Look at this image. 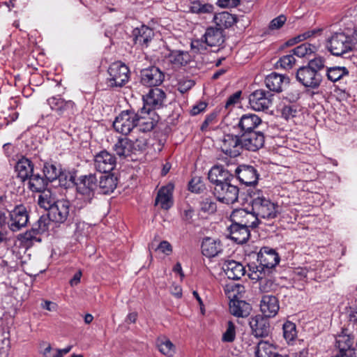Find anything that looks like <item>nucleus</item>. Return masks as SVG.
<instances>
[{"instance_id": "obj_1", "label": "nucleus", "mask_w": 357, "mask_h": 357, "mask_svg": "<svg viewBox=\"0 0 357 357\" xmlns=\"http://www.w3.org/2000/svg\"><path fill=\"white\" fill-rule=\"evenodd\" d=\"M257 250L258 248H255V250L249 251L247 248V256L250 261L247 266L250 272L247 275L252 280L262 278L266 270L275 267L280 261L279 255L273 248L264 247L259 252Z\"/></svg>"}, {"instance_id": "obj_2", "label": "nucleus", "mask_w": 357, "mask_h": 357, "mask_svg": "<svg viewBox=\"0 0 357 357\" xmlns=\"http://www.w3.org/2000/svg\"><path fill=\"white\" fill-rule=\"evenodd\" d=\"M325 68V59L317 56L310 59L307 65L300 67L296 72V79L306 88L316 89L322 81L321 71Z\"/></svg>"}, {"instance_id": "obj_3", "label": "nucleus", "mask_w": 357, "mask_h": 357, "mask_svg": "<svg viewBox=\"0 0 357 357\" xmlns=\"http://www.w3.org/2000/svg\"><path fill=\"white\" fill-rule=\"evenodd\" d=\"M247 195L252 199L250 202L251 210L247 208V214H252L257 220L259 218L269 219L276 217L275 204L270 199L260 196V191L250 192L247 190Z\"/></svg>"}, {"instance_id": "obj_4", "label": "nucleus", "mask_w": 357, "mask_h": 357, "mask_svg": "<svg viewBox=\"0 0 357 357\" xmlns=\"http://www.w3.org/2000/svg\"><path fill=\"white\" fill-rule=\"evenodd\" d=\"M69 181L76 185L77 191L79 195L82 196L85 204H91L98 190L96 174L89 173L82 175L77 178V181L75 176L70 175Z\"/></svg>"}, {"instance_id": "obj_5", "label": "nucleus", "mask_w": 357, "mask_h": 357, "mask_svg": "<svg viewBox=\"0 0 357 357\" xmlns=\"http://www.w3.org/2000/svg\"><path fill=\"white\" fill-rule=\"evenodd\" d=\"M356 39L344 32H336L327 40L326 47L331 54L343 56L355 47Z\"/></svg>"}, {"instance_id": "obj_6", "label": "nucleus", "mask_w": 357, "mask_h": 357, "mask_svg": "<svg viewBox=\"0 0 357 357\" xmlns=\"http://www.w3.org/2000/svg\"><path fill=\"white\" fill-rule=\"evenodd\" d=\"M245 119V114L241 116L238 122V127L243 133L241 136L237 135H225L221 144V149L225 154L230 157L238 156L243 151L245 144L243 137L245 135V127L243 121Z\"/></svg>"}, {"instance_id": "obj_7", "label": "nucleus", "mask_w": 357, "mask_h": 357, "mask_svg": "<svg viewBox=\"0 0 357 357\" xmlns=\"http://www.w3.org/2000/svg\"><path fill=\"white\" fill-rule=\"evenodd\" d=\"M109 75L106 84L110 89L121 88L128 82L130 79V70L128 67L121 61L112 63L108 70Z\"/></svg>"}, {"instance_id": "obj_8", "label": "nucleus", "mask_w": 357, "mask_h": 357, "mask_svg": "<svg viewBox=\"0 0 357 357\" xmlns=\"http://www.w3.org/2000/svg\"><path fill=\"white\" fill-rule=\"evenodd\" d=\"M244 213L245 209H235L231 215L232 224L228 228L229 238L238 244L245 243V223H243V220L239 221L240 218L244 216Z\"/></svg>"}, {"instance_id": "obj_9", "label": "nucleus", "mask_w": 357, "mask_h": 357, "mask_svg": "<svg viewBox=\"0 0 357 357\" xmlns=\"http://www.w3.org/2000/svg\"><path fill=\"white\" fill-rule=\"evenodd\" d=\"M137 114L134 109L122 111L113 122L114 129L122 135H128L136 128Z\"/></svg>"}, {"instance_id": "obj_10", "label": "nucleus", "mask_w": 357, "mask_h": 357, "mask_svg": "<svg viewBox=\"0 0 357 357\" xmlns=\"http://www.w3.org/2000/svg\"><path fill=\"white\" fill-rule=\"evenodd\" d=\"M233 295L229 296V310L231 314L243 318V308L245 306V289L242 284H235L231 288Z\"/></svg>"}, {"instance_id": "obj_11", "label": "nucleus", "mask_w": 357, "mask_h": 357, "mask_svg": "<svg viewBox=\"0 0 357 357\" xmlns=\"http://www.w3.org/2000/svg\"><path fill=\"white\" fill-rule=\"evenodd\" d=\"M47 102L51 109L55 111L60 116L70 118L77 112V107L73 101L66 100L59 96L50 97Z\"/></svg>"}, {"instance_id": "obj_12", "label": "nucleus", "mask_w": 357, "mask_h": 357, "mask_svg": "<svg viewBox=\"0 0 357 357\" xmlns=\"http://www.w3.org/2000/svg\"><path fill=\"white\" fill-rule=\"evenodd\" d=\"M164 79V73L155 66H151L140 71V82L144 86L149 87L158 86L163 82Z\"/></svg>"}, {"instance_id": "obj_13", "label": "nucleus", "mask_w": 357, "mask_h": 357, "mask_svg": "<svg viewBox=\"0 0 357 357\" xmlns=\"http://www.w3.org/2000/svg\"><path fill=\"white\" fill-rule=\"evenodd\" d=\"M272 97L270 92L258 89L250 94L249 104L253 110L265 111L272 105Z\"/></svg>"}, {"instance_id": "obj_14", "label": "nucleus", "mask_w": 357, "mask_h": 357, "mask_svg": "<svg viewBox=\"0 0 357 357\" xmlns=\"http://www.w3.org/2000/svg\"><path fill=\"white\" fill-rule=\"evenodd\" d=\"M230 182L217 185L214 188L215 196L220 202L227 204H233L237 201L238 195V188Z\"/></svg>"}, {"instance_id": "obj_15", "label": "nucleus", "mask_w": 357, "mask_h": 357, "mask_svg": "<svg viewBox=\"0 0 357 357\" xmlns=\"http://www.w3.org/2000/svg\"><path fill=\"white\" fill-rule=\"evenodd\" d=\"M70 207L71 204L68 200H57L48 211L47 216L53 222L63 223L68 220Z\"/></svg>"}, {"instance_id": "obj_16", "label": "nucleus", "mask_w": 357, "mask_h": 357, "mask_svg": "<svg viewBox=\"0 0 357 357\" xmlns=\"http://www.w3.org/2000/svg\"><path fill=\"white\" fill-rule=\"evenodd\" d=\"M9 229L13 231H17L26 226L29 221V213L23 205H18L10 212Z\"/></svg>"}, {"instance_id": "obj_17", "label": "nucleus", "mask_w": 357, "mask_h": 357, "mask_svg": "<svg viewBox=\"0 0 357 357\" xmlns=\"http://www.w3.org/2000/svg\"><path fill=\"white\" fill-rule=\"evenodd\" d=\"M354 337L342 331L341 334L335 337V347L338 350L336 354H342L356 357V349L354 347Z\"/></svg>"}, {"instance_id": "obj_18", "label": "nucleus", "mask_w": 357, "mask_h": 357, "mask_svg": "<svg viewBox=\"0 0 357 357\" xmlns=\"http://www.w3.org/2000/svg\"><path fill=\"white\" fill-rule=\"evenodd\" d=\"M116 161L114 155L107 151H102L96 155L94 166L97 171L109 173L116 167Z\"/></svg>"}, {"instance_id": "obj_19", "label": "nucleus", "mask_w": 357, "mask_h": 357, "mask_svg": "<svg viewBox=\"0 0 357 357\" xmlns=\"http://www.w3.org/2000/svg\"><path fill=\"white\" fill-rule=\"evenodd\" d=\"M153 112L150 108L144 106L140 110L136 112V128L142 132H146L152 130L155 126L158 120L150 116Z\"/></svg>"}, {"instance_id": "obj_20", "label": "nucleus", "mask_w": 357, "mask_h": 357, "mask_svg": "<svg viewBox=\"0 0 357 357\" xmlns=\"http://www.w3.org/2000/svg\"><path fill=\"white\" fill-rule=\"evenodd\" d=\"M249 325L252 331V334L257 338H263L268 336L271 331L269 321L267 318L261 315H257L252 317Z\"/></svg>"}, {"instance_id": "obj_21", "label": "nucleus", "mask_w": 357, "mask_h": 357, "mask_svg": "<svg viewBox=\"0 0 357 357\" xmlns=\"http://www.w3.org/2000/svg\"><path fill=\"white\" fill-rule=\"evenodd\" d=\"M264 82L271 91L280 93L289 84V78L286 75L273 72L265 77Z\"/></svg>"}, {"instance_id": "obj_22", "label": "nucleus", "mask_w": 357, "mask_h": 357, "mask_svg": "<svg viewBox=\"0 0 357 357\" xmlns=\"http://www.w3.org/2000/svg\"><path fill=\"white\" fill-rule=\"evenodd\" d=\"M165 98L166 94L163 90L157 87L151 89L149 93L143 96L144 106L152 111L159 109L163 105Z\"/></svg>"}, {"instance_id": "obj_23", "label": "nucleus", "mask_w": 357, "mask_h": 357, "mask_svg": "<svg viewBox=\"0 0 357 357\" xmlns=\"http://www.w3.org/2000/svg\"><path fill=\"white\" fill-rule=\"evenodd\" d=\"M154 36V31L146 25L135 28L132 31V37L135 45L147 47Z\"/></svg>"}, {"instance_id": "obj_24", "label": "nucleus", "mask_w": 357, "mask_h": 357, "mask_svg": "<svg viewBox=\"0 0 357 357\" xmlns=\"http://www.w3.org/2000/svg\"><path fill=\"white\" fill-rule=\"evenodd\" d=\"M280 309L278 298L273 295H264L260 302V310L267 317H274Z\"/></svg>"}, {"instance_id": "obj_25", "label": "nucleus", "mask_w": 357, "mask_h": 357, "mask_svg": "<svg viewBox=\"0 0 357 357\" xmlns=\"http://www.w3.org/2000/svg\"><path fill=\"white\" fill-rule=\"evenodd\" d=\"M208 178L212 183L215 184V186H217V185H222L228 181H231V179H233L234 176L229 171L225 169L222 165H216L209 171Z\"/></svg>"}, {"instance_id": "obj_26", "label": "nucleus", "mask_w": 357, "mask_h": 357, "mask_svg": "<svg viewBox=\"0 0 357 357\" xmlns=\"http://www.w3.org/2000/svg\"><path fill=\"white\" fill-rule=\"evenodd\" d=\"M252 351L255 357H275L278 355L277 347L268 341L259 340L256 345L250 347L248 351Z\"/></svg>"}, {"instance_id": "obj_27", "label": "nucleus", "mask_w": 357, "mask_h": 357, "mask_svg": "<svg viewBox=\"0 0 357 357\" xmlns=\"http://www.w3.org/2000/svg\"><path fill=\"white\" fill-rule=\"evenodd\" d=\"M222 269L229 279L239 280L245 273V268L239 262L234 260L225 261Z\"/></svg>"}, {"instance_id": "obj_28", "label": "nucleus", "mask_w": 357, "mask_h": 357, "mask_svg": "<svg viewBox=\"0 0 357 357\" xmlns=\"http://www.w3.org/2000/svg\"><path fill=\"white\" fill-rule=\"evenodd\" d=\"M224 31L213 26L208 27L203 36L205 43L209 47H219L225 42Z\"/></svg>"}, {"instance_id": "obj_29", "label": "nucleus", "mask_w": 357, "mask_h": 357, "mask_svg": "<svg viewBox=\"0 0 357 357\" xmlns=\"http://www.w3.org/2000/svg\"><path fill=\"white\" fill-rule=\"evenodd\" d=\"M315 279L316 275L314 271L305 267L296 268L294 271L292 278L294 284L297 285V288L299 289H301L304 287V284L309 280Z\"/></svg>"}, {"instance_id": "obj_30", "label": "nucleus", "mask_w": 357, "mask_h": 357, "mask_svg": "<svg viewBox=\"0 0 357 357\" xmlns=\"http://www.w3.org/2000/svg\"><path fill=\"white\" fill-rule=\"evenodd\" d=\"M33 163L27 158L22 157L15 165V172L22 182L28 180V178L33 174Z\"/></svg>"}, {"instance_id": "obj_31", "label": "nucleus", "mask_w": 357, "mask_h": 357, "mask_svg": "<svg viewBox=\"0 0 357 357\" xmlns=\"http://www.w3.org/2000/svg\"><path fill=\"white\" fill-rule=\"evenodd\" d=\"M236 15L224 11L215 13L213 16V21L215 24V26L224 31L225 29H229L237 22Z\"/></svg>"}, {"instance_id": "obj_32", "label": "nucleus", "mask_w": 357, "mask_h": 357, "mask_svg": "<svg viewBox=\"0 0 357 357\" xmlns=\"http://www.w3.org/2000/svg\"><path fill=\"white\" fill-rule=\"evenodd\" d=\"M132 140L127 137H120L113 146V150L119 157L126 158L135 150Z\"/></svg>"}, {"instance_id": "obj_33", "label": "nucleus", "mask_w": 357, "mask_h": 357, "mask_svg": "<svg viewBox=\"0 0 357 357\" xmlns=\"http://www.w3.org/2000/svg\"><path fill=\"white\" fill-rule=\"evenodd\" d=\"M117 185V178L114 174L100 176L98 178V193L109 194L112 192Z\"/></svg>"}, {"instance_id": "obj_34", "label": "nucleus", "mask_w": 357, "mask_h": 357, "mask_svg": "<svg viewBox=\"0 0 357 357\" xmlns=\"http://www.w3.org/2000/svg\"><path fill=\"white\" fill-rule=\"evenodd\" d=\"M222 251V245L219 240L209 237L205 238L202 243V254L208 257H214Z\"/></svg>"}, {"instance_id": "obj_35", "label": "nucleus", "mask_w": 357, "mask_h": 357, "mask_svg": "<svg viewBox=\"0 0 357 357\" xmlns=\"http://www.w3.org/2000/svg\"><path fill=\"white\" fill-rule=\"evenodd\" d=\"M43 172L46 180L50 183L53 182L57 178L61 181L63 177L65 178H66V176L61 172L60 165L53 164L52 162H45L43 167Z\"/></svg>"}, {"instance_id": "obj_36", "label": "nucleus", "mask_w": 357, "mask_h": 357, "mask_svg": "<svg viewBox=\"0 0 357 357\" xmlns=\"http://www.w3.org/2000/svg\"><path fill=\"white\" fill-rule=\"evenodd\" d=\"M264 137L261 132L249 130L247 128V150L256 151L264 145Z\"/></svg>"}, {"instance_id": "obj_37", "label": "nucleus", "mask_w": 357, "mask_h": 357, "mask_svg": "<svg viewBox=\"0 0 357 357\" xmlns=\"http://www.w3.org/2000/svg\"><path fill=\"white\" fill-rule=\"evenodd\" d=\"M28 188L32 192H43L47 189L49 181L39 174H33L29 178Z\"/></svg>"}, {"instance_id": "obj_38", "label": "nucleus", "mask_w": 357, "mask_h": 357, "mask_svg": "<svg viewBox=\"0 0 357 357\" xmlns=\"http://www.w3.org/2000/svg\"><path fill=\"white\" fill-rule=\"evenodd\" d=\"M172 188L166 186L162 187L158 192L155 198V204H160L163 209H169L172 205Z\"/></svg>"}, {"instance_id": "obj_39", "label": "nucleus", "mask_w": 357, "mask_h": 357, "mask_svg": "<svg viewBox=\"0 0 357 357\" xmlns=\"http://www.w3.org/2000/svg\"><path fill=\"white\" fill-rule=\"evenodd\" d=\"M169 62L176 66L187 65L190 61V56L187 52L171 50L167 56Z\"/></svg>"}, {"instance_id": "obj_40", "label": "nucleus", "mask_w": 357, "mask_h": 357, "mask_svg": "<svg viewBox=\"0 0 357 357\" xmlns=\"http://www.w3.org/2000/svg\"><path fill=\"white\" fill-rule=\"evenodd\" d=\"M189 9L192 13L204 15L212 14L214 10V6L211 3H204L200 0H195L190 3Z\"/></svg>"}, {"instance_id": "obj_41", "label": "nucleus", "mask_w": 357, "mask_h": 357, "mask_svg": "<svg viewBox=\"0 0 357 357\" xmlns=\"http://www.w3.org/2000/svg\"><path fill=\"white\" fill-rule=\"evenodd\" d=\"M349 75V70L344 66H333L328 68L326 70V75L329 80L335 82L340 80L345 75Z\"/></svg>"}, {"instance_id": "obj_42", "label": "nucleus", "mask_w": 357, "mask_h": 357, "mask_svg": "<svg viewBox=\"0 0 357 357\" xmlns=\"http://www.w3.org/2000/svg\"><path fill=\"white\" fill-rule=\"evenodd\" d=\"M283 337L288 344H291L297 337L296 324L291 321H286L282 326Z\"/></svg>"}, {"instance_id": "obj_43", "label": "nucleus", "mask_w": 357, "mask_h": 357, "mask_svg": "<svg viewBox=\"0 0 357 357\" xmlns=\"http://www.w3.org/2000/svg\"><path fill=\"white\" fill-rule=\"evenodd\" d=\"M316 47L308 43H304L294 48L291 52L300 58L311 55L314 52Z\"/></svg>"}, {"instance_id": "obj_44", "label": "nucleus", "mask_w": 357, "mask_h": 357, "mask_svg": "<svg viewBox=\"0 0 357 357\" xmlns=\"http://www.w3.org/2000/svg\"><path fill=\"white\" fill-rule=\"evenodd\" d=\"M50 219L48 216L42 215L38 221L33 225L32 231H35L37 234H43L48 229Z\"/></svg>"}, {"instance_id": "obj_45", "label": "nucleus", "mask_w": 357, "mask_h": 357, "mask_svg": "<svg viewBox=\"0 0 357 357\" xmlns=\"http://www.w3.org/2000/svg\"><path fill=\"white\" fill-rule=\"evenodd\" d=\"M40 192L41 195L38 197V204L41 207L49 211L56 202L52 198L49 190L46 191L45 190Z\"/></svg>"}, {"instance_id": "obj_46", "label": "nucleus", "mask_w": 357, "mask_h": 357, "mask_svg": "<svg viewBox=\"0 0 357 357\" xmlns=\"http://www.w3.org/2000/svg\"><path fill=\"white\" fill-rule=\"evenodd\" d=\"M259 176V173L255 167L247 165V187L257 185Z\"/></svg>"}, {"instance_id": "obj_47", "label": "nucleus", "mask_w": 357, "mask_h": 357, "mask_svg": "<svg viewBox=\"0 0 357 357\" xmlns=\"http://www.w3.org/2000/svg\"><path fill=\"white\" fill-rule=\"evenodd\" d=\"M281 116L288 121L296 116L298 113L297 106L295 105H284L281 108Z\"/></svg>"}, {"instance_id": "obj_48", "label": "nucleus", "mask_w": 357, "mask_h": 357, "mask_svg": "<svg viewBox=\"0 0 357 357\" xmlns=\"http://www.w3.org/2000/svg\"><path fill=\"white\" fill-rule=\"evenodd\" d=\"M286 21L287 17L283 14L275 17L270 22L267 33H270L271 31L281 29L285 24Z\"/></svg>"}, {"instance_id": "obj_49", "label": "nucleus", "mask_w": 357, "mask_h": 357, "mask_svg": "<svg viewBox=\"0 0 357 357\" xmlns=\"http://www.w3.org/2000/svg\"><path fill=\"white\" fill-rule=\"evenodd\" d=\"M158 347L162 354L169 357L172 356L174 354V345L169 340L161 341L158 344Z\"/></svg>"}, {"instance_id": "obj_50", "label": "nucleus", "mask_w": 357, "mask_h": 357, "mask_svg": "<svg viewBox=\"0 0 357 357\" xmlns=\"http://www.w3.org/2000/svg\"><path fill=\"white\" fill-rule=\"evenodd\" d=\"M296 59L294 54L291 52L290 54L282 56L277 62V65H279L284 69H290L295 64Z\"/></svg>"}, {"instance_id": "obj_51", "label": "nucleus", "mask_w": 357, "mask_h": 357, "mask_svg": "<svg viewBox=\"0 0 357 357\" xmlns=\"http://www.w3.org/2000/svg\"><path fill=\"white\" fill-rule=\"evenodd\" d=\"M235 338V326L231 321H228V327L227 331L223 333L222 341L226 342H231Z\"/></svg>"}, {"instance_id": "obj_52", "label": "nucleus", "mask_w": 357, "mask_h": 357, "mask_svg": "<svg viewBox=\"0 0 357 357\" xmlns=\"http://www.w3.org/2000/svg\"><path fill=\"white\" fill-rule=\"evenodd\" d=\"M261 123V119L259 116L255 114L247 113V128L249 130H253Z\"/></svg>"}, {"instance_id": "obj_53", "label": "nucleus", "mask_w": 357, "mask_h": 357, "mask_svg": "<svg viewBox=\"0 0 357 357\" xmlns=\"http://www.w3.org/2000/svg\"><path fill=\"white\" fill-rule=\"evenodd\" d=\"M316 32H317L316 30L307 31L305 32L304 33L299 35L297 37L291 38V39L289 40L288 41H287L286 45L287 46H292L298 42L305 40V39L314 36Z\"/></svg>"}, {"instance_id": "obj_54", "label": "nucleus", "mask_w": 357, "mask_h": 357, "mask_svg": "<svg viewBox=\"0 0 357 357\" xmlns=\"http://www.w3.org/2000/svg\"><path fill=\"white\" fill-rule=\"evenodd\" d=\"M207 46L205 40H195L191 43L192 50L199 54H205L207 50Z\"/></svg>"}, {"instance_id": "obj_55", "label": "nucleus", "mask_w": 357, "mask_h": 357, "mask_svg": "<svg viewBox=\"0 0 357 357\" xmlns=\"http://www.w3.org/2000/svg\"><path fill=\"white\" fill-rule=\"evenodd\" d=\"M201 209L204 212L213 213L216 211V204L206 198L201 203Z\"/></svg>"}, {"instance_id": "obj_56", "label": "nucleus", "mask_w": 357, "mask_h": 357, "mask_svg": "<svg viewBox=\"0 0 357 357\" xmlns=\"http://www.w3.org/2000/svg\"><path fill=\"white\" fill-rule=\"evenodd\" d=\"M241 0H217L216 5L222 8H232L237 7Z\"/></svg>"}, {"instance_id": "obj_57", "label": "nucleus", "mask_w": 357, "mask_h": 357, "mask_svg": "<svg viewBox=\"0 0 357 357\" xmlns=\"http://www.w3.org/2000/svg\"><path fill=\"white\" fill-rule=\"evenodd\" d=\"M160 250L166 255H169L172 252V246L167 241H162L155 248V250Z\"/></svg>"}, {"instance_id": "obj_58", "label": "nucleus", "mask_w": 357, "mask_h": 357, "mask_svg": "<svg viewBox=\"0 0 357 357\" xmlns=\"http://www.w3.org/2000/svg\"><path fill=\"white\" fill-rule=\"evenodd\" d=\"M241 94H242V91H238L235 92L234 94H232L231 96H230L226 102L225 107L227 109L229 108L230 107L234 106L235 104L238 102V101L241 98Z\"/></svg>"}, {"instance_id": "obj_59", "label": "nucleus", "mask_w": 357, "mask_h": 357, "mask_svg": "<svg viewBox=\"0 0 357 357\" xmlns=\"http://www.w3.org/2000/svg\"><path fill=\"white\" fill-rule=\"evenodd\" d=\"M261 281L259 282V291L261 293H267L271 291L273 288V283L270 280H262V278H260Z\"/></svg>"}, {"instance_id": "obj_60", "label": "nucleus", "mask_w": 357, "mask_h": 357, "mask_svg": "<svg viewBox=\"0 0 357 357\" xmlns=\"http://www.w3.org/2000/svg\"><path fill=\"white\" fill-rule=\"evenodd\" d=\"M194 212L193 208L188 206L187 208L183 211V213L182 215L183 220L187 223H191L192 222Z\"/></svg>"}, {"instance_id": "obj_61", "label": "nucleus", "mask_w": 357, "mask_h": 357, "mask_svg": "<svg viewBox=\"0 0 357 357\" xmlns=\"http://www.w3.org/2000/svg\"><path fill=\"white\" fill-rule=\"evenodd\" d=\"M200 179L199 178H192L189 182V190L192 192L199 193L201 190Z\"/></svg>"}, {"instance_id": "obj_62", "label": "nucleus", "mask_w": 357, "mask_h": 357, "mask_svg": "<svg viewBox=\"0 0 357 357\" xmlns=\"http://www.w3.org/2000/svg\"><path fill=\"white\" fill-rule=\"evenodd\" d=\"M195 85V82L192 80H186L183 83L178 84V91L183 93L188 90L190 89Z\"/></svg>"}, {"instance_id": "obj_63", "label": "nucleus", "mask_w": 357, "mask_h": 357, "mask_svg": "<svg viewBox=\"0 0 357 357\" xmlns=\"http://www.w3.org/2000/svg\"><path fill=\"white\" fill-rule=\"evenodd\" d=\"M41 307L50 312H55L57 310L58 305L56 303L50 301H44L41 303Z\"/></svg>"}, {"instance_id": "obj_64", "label": "nucleus", "mask_w": 357, "mask_h": 357, "mask_svg": "<svg viewBox=\"0 0 357 357\" xmlns=\"http://www.w3.org/2000/svg\"><path fill=\"white\" fill-rule=\"evenodd\" d=\"M43 355L45 357H59L56 353V349H52L50 345L45 349Z\"/></svg>"}]
</instances>
